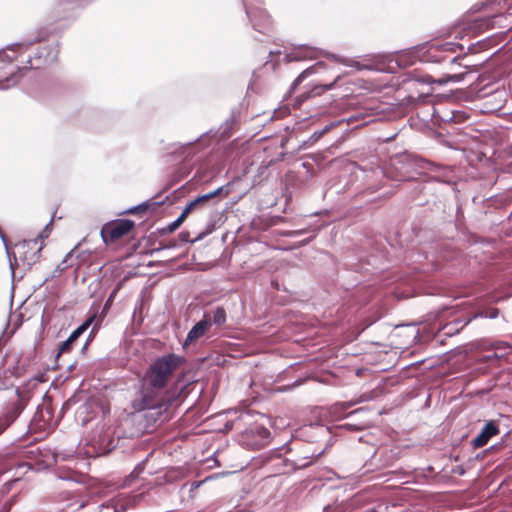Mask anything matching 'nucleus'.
I'll list each match as a JSON object with an SVG mask.
<instances>
[{
    "mask_svg": "<svg viewBox=\"0 0 512 512\" xmlns=\"http://www.w3.org/2000/svg\"><path fill=\"white\" fill-rule=\"evenodd\" d=\"M46 37L47 33L40 30L35 34L24 36L18 42L12 43V47L16 48L20 58L19 62L23 64L26 71L41 69L56 62L59 53L58 42L45 44L31 50L35 43L45 40Z\"/></svg>",
    "mask_w": 512,
    "mask_h": 512,
    "instance_id": "f257e3e1",
    "label": "nucleus"
},
{
    "mask_svg": "<svg viewBox=\"0 0 512 512\" xmlns=\"http://www.w3.org/2000/svg\"><path fill=\"white\" fill-rule=\"evenodd\" d=\"M185 363L183 356L167 353L156 357L145 370L143 377L151 386L166 388L176 370Z\"/></svg>",
    "mask_w": 512,
    "mask_h": 512,
    "instance_id": "f03ea898",
    "label": "nucleus"
},
{
    "mask_svg": "<svg viewBox=\"0 0 512 512\" xmlns=\"http://www.w3.org/2000/svg\"><path fill=\"white\" fill-rule=\"evenodd\" d=\"M292 448L286 443L280 447L274 448L269 452V459L276 461L273 465L279 474H286L293 472L297 469L308 467L312 463L313 457H319L324 453V448L319 451H307L301 455H293L292 457H285L288 452H292Z\"/></svg>",
    "mask_w": 512,
    "mask_h": 512,
    "instance_id": "7ed1b4c3",
    "label": "nucleus"
},
{
    "mask_svg": "<svg viewBox=\"0 0 512 512\" xmlns=\"http://www.w3.org/2000/svg\"><path fill=\"white\" fill-rule=\"evenodd\" d=\"M139 396L132 402V407L136 411L155 410L157 415H161L168 408V402L165 397L164 387H153L144 378L140 381Z\"/></svg>",
    "mask_w": 512,
    "mask_h": 512,
    "instance_id": "20e7f679",
    "label": "nucleus"
},
{
    "mask_svg": "<svg viewBox=\"0 0 512 512\" xmlns=\"http://www.w3.org/2000/svg\"><path fill=\"white\" fill-rule=\"evenodd\" d=\"M16 48L12 43L0 51V89L6 90L15 86L23 71H26L23 64L19 62Z\"/></svg>",
    "mask_w": 512,
    "mask_h": 512,
    "instance_id": "39448f33",
    "label": "nucleus"
},
{
    "mask_svg": "<svg viewBox=\"0 0 512 512\" xmlns=\"http://www.w3.org/2000/svg\"><path fill=\"white\" fill-rule=\"evenodd\" d=\"M464 46L462 44L456 43V42H444L441 44H432L428 51H425L422 60L426 62L431 63H438V64H448L451 68V70H455V66L469 68V65L462 64L459 62V60H462L465 58L466 54L463 56L455 55L450 57L448 53H456L458 51H463Z\"/></svg>",
    "mask_w": 512,
    "mask_h": 512,
    "instance_id": "423d86ee",
    "label": "nucleus"
},
{
    "mask_svg": "<svg viewBox=\"0 0 512 512\" xmlns=\"http://www.w3.org/2000/svg\"><path fill=\"white\" fill-rule=\"evenodd\" d=\"M392 165L399 174V180L410 181L423 174L430 166V163L418 155L405 152L396 156L392 161Z\"/></svg>",
    "mask_w": 512,
    "mask_h": 512,
    "instance_id": "0eeeda50",
    "label": "nucleus"
},
{
    "mask_svg": "<svg viewBox=\"0 0 512 512\" xmlns=\"http://www.w3.org/2000/svg\"><path fill=\"white\" fill-rule=\"evenodd\" d=\"M242 3L253 29L267 34L272 27V21L266 10L258 6L262 0H242Z\"/></svg>",
    "mask_w": 512,
    "mask_h": 512,
    "instance_id": "6e6552de",
    "label": "nucleus"
},
{
    "mask_svg": "<svg viewBox=\"0 0 512 512\" xmlns=\"http://www.w3.org/2000/svg\"><path fill=\"white\" fill-rule=\"evenodd\" d=\"M42 248L43 244L42 242L39 244L38 239L22 240L15 244L14 260L21 261L26 265V269H30L39 260Z\"/></svg>",
    "mask_w": 512,
    "mask_h": 512,
    "instance_id": "1a4fd4ad",
    "label": "nucleus"
},
{
    "mask_svg": "<svg viewBox=\"0 0 512 512\" xmlns=\"http://www.w3.org/2000/svg\"><path fill=\"white\" fill-rule=\"evenodd\" d=\"M135 226L134 221L130 219H117L105 224L101 230V237L104 243H112L115 240L127 235Z\"/></svg>",
    "mask_w": 512,
    "mask_h": 512,
    "instance_id": "9d476101",
    "label": "nucleus"
},
{
    "mask_svg": "<svg viewBox=\"0 0 512 512\" xmlns=\"http://www.w3.org/2000/svg\"><path fill=\"white\" fill-rule=\"evenodd\" d=\"M24 409L20 399L9 402L0 413V434L10 427L16 419L21 415Z\"/></svg>",
    "mask_w": 512,
    "mask_h": 512,
    "instance_id": "9b49d317",
    "label": "nucleus"
},
{
    "mask_svg": "<svg viewBox=\"0 0 512 512\" xmlns=\"http://www.w3.org/2000/svg\"><path fill=\"white\" fill-rule=\"evenodd\" d=\"M95 320V315L88 317L81 325L71 332L69 337L59 344L56 358L61 354L70 352L73 349L75 342L88 330Z\"/></svg>",
    "mask_w": 512,
    "mask_h": 512,
    "instance_id": "f8f14e48",
    "label": "nucleus"
},
{
    "mask_svg": "<svg viewBox=\"0 0 512 512\" xmlns=\"http://www.w3.org/2000/svg\"><path fill=\"white\" fill-rule=\"evenodd\" d=\"M319 51L315 47H311L307 44H301L294 48V51L285 53L284 60L289 63L293 61H300L304 59L316 58Z\"/></svg>",
    "mask_w": 512,
    "mask_h": 512,
    "instance_id": "ddd939ff",
    "label": "nucleus"
},
{
    "mask_svg": "<svg viewBox=\"0 0 512 512\" xmlns=\"http://www.w3.org/2000/svg\"><path fill=\"white\" fill-rule=\"evenodd\" d=\"M345 119H341L338 121H331L328 124H326L323 128L315 130L308 139L301 142V144L298 146L297 150H306L310 147H312L320 138H322L326 133L334 129L335 127L339 126L340 124L344 123Z\"/></svg>",
    "mask_w": 512,
    "mask_h": 512,
    "instance_id": "4468645a",
    "label": "nucleus"
},
{
    "mask_svg": "<svg viewBox=\"0 0 512 512\" xmlns=\"http://www.w3.org/2000/svg\"><path fill=\"white\" fill-rule=\"evenodd\" d=\"M305 434L310 437L311 441H330V428L322 423H311L304 428Z\"/></svg>",
    "mask_w": 512,
    "mask_h": 512,
    "instance_id": "2eb2a0df",
    "label": "nucleus"
},
{
    "mask_svg": "<svg viewBox=\"0 0 512 512\" xmlns=\"http://www.w3.org/2000/svg\"><path fill=\"white\" fill-rule=\"evenodd\" d=\"M499 434V428L495 421H488L480 433L472 440L473 448L485 446L491 437Z\"/></svg>",
    "mask_w": 512,
    "mask_h": 512,
    "instance_id": "dca6fc26",
    "label": "nucleus"
},
{
    "mask_svg": "<svg viewBox=\"0 0 512 512\" xmlns=\"http://www.w3.org/2000/svg\"><path fill=\"white\" fill-rule=\"evenodd\" d=\"M210 327V321L207 320V313H204L203 318L198 321L188 332L183 346L186 347L189 344L195 342L202 337L208 328Z\"/></svg>",
    "mask_w": 512,
    "mask_h": 512,
    "instance_id": "f3484780",
    "label": "nucleus"
},
{
    "mask_svg": "<svg viewBox=\"0 0 512 512\" xmlns=\"http://www.w3.org/2000/svg\"><path fill=\"white\" fill-rule=\"evenodd\" d=\"M164 203L163 200H155V198L149 199L147 201H144L138 205L132 206L128 210L122 212L121 214L130 213V214H137L146 212L147 210H151L152 212L156 211L157 207L162 205Z\"/></svg>",
    "mask_w": 512,
    "mask_h": 512,
    "instance_id": "a211bd4d",
    "label": "nucleus"
},
{
    "mask_svg": "<svg viewBox=\"0 0 512 512\" xmlns=\"http://www.w3.org/2000/svg\"><path fill=\"white\" fill-rule=\"evenodd\" d=\"M240 111L232 110L229 117L220 127V134L223 138H229L232 135L234 126L239 122Z\"/></svg>",
    "mask_w": 512,
    "mask_h": 512,
    "instance_id": "6ab92c4d",
    "label": "nucleus"
},
{
    "mask_svg": "<svg viewBox=\"0 0 512 512\" xmlns=\"http://www.w3.org/2000/svg\"><path fill=\"white\" fill-rule=\"evenodd\" d=\"M230 186H231V184L227 183L225 185L218 187L217 189H215L211 192L197 196L196 199H197L199 205H201L211 199H214L217 196H227L231 191Z\"/></svg>",
    "mask_w": 512,
    "mask_h": 512,
    "instance_id": "aec40b11",
    "label": "nucleus"
},
{
    "mask_svg": "<svg viewBox=\"0 0 512 512\" xmlns=\"http://www.w3.org/2000/svg\"><path fill=\"white\" fill-rule=\"evenodd\" d=\"M74 250H71L69 253L66 254L64 259L60 264L56 266V268L52 271L51 275L49 277H46L41 285L46 283L49 279H55L61 276V274L68 268L73 266V263L70 262V259L73 257Z\"/></svg>",
    "mask_w": 512,
    "mask_h": 512,
    "instance_id": "412c9836",
    "label": "nucleus"
},
{
    "mask_svg": "<svg viewBox=\"0 0 512 512\" xmlns=\"http://www.w3.org/2000/svg\"><path fill=\"white\" fill-rule=\"evenodd\" d=\"M226 311L223 307L218 306L212 312L211 315L207 314V320L210 321V326L212 324L220 327L226 323Z\"/></svg>",
    "mask_w": 512,
    "mask_h": 512,
    "instance_id": "4be33fe9",
    "label": "nucleus"
},
{
    "mask_svg": "<svg viewBox=\"0 0 512 512\" xmlns=\"http://www.w3.org/2000/svg\"><path fill=\"white\" fill-rule=\"evenodd\" d=\"M324 66V63L323 62H317L315 65L313 66H310L308 67L307 69H305L304 71H302L298 76L297 78L293 81V83L291 84V87H290V90H294L296 89V87L301 84L304 79H306L308 76L314 74L316 72V69L318 67H322Z\"/></svg>",
    "mask_w": 512,
    "mask_h": 512,
    "instance_id": "5701e85b",
    "label": "nucleus"
},
{
    "mask_svg": "<svg viewBox=\"0 0 512 512\" xmlns=\"http://www.w3.org/2000/svg\"><path fill=\"white\" fill-rule=\"evenodd\" d=\"M371 424V421L369 419H361L357 423L352 422H345L339 426V429L341 430H347V431H362L366 428H368Z\"/></svg>",
    "mask_w": 512,
    "mask_h": 512,
    "instance_id": "b1692460",
    "label": "nucleus"
},
{
    "mask_svg": "<svg viewBox=\"0 0 512 512\" xmlns=\"http://www.w3.org/2000/svg\"><path fill=\"white\" fill-rule=\"evenodd\" d=\"M468 72H454L451 74H446L443 77L439 78L436 82L440 85L447 84L449 82L459 83L464 80Z\"/></svg>",
    "mask_w": 512,
    "mask_h": 512,
    "instance_id": "393cba45",
    "label": "nucleus"
},
{
    "mask_svg": "<svg viewBox=\"0 0 512 512\" xmlns=\"http://www.w3.org/2000/svg\"><path fill=\"white\" fill-rule=\"evenodd\" d=\"M369 412L370 411L368 408L361 407V408L355 409L352 412H350L347 416V419L349 422L357 423L361 419H364L363 416L367 415Z\"/></svg>",
    "mask_w": 512,
    "mask_h": 512,
    "instance_id": "a878e982",
    "label": "nucleus"
},
{
    "mask_svg": "<svg viewBox=\"0 0 512 512\" xmlns=\"http://www.w3.org/2000/svg\"><path fill=\"white\" fill-rule=\"evenodd\" d=\"M92 0H59L58 9H65L66 6L69 7H79L84 6L90 3Z\"/></svg>",
    "mask_w": 512,
    "mask_h": 512,
    "instance_id": "bb28decb",
    "label": "nucleus"
},
{
    "mask_svg": "<svg viewBox=\"0 0 512 512\" xmlns=\"http://www.w3.org/2000/svg\"><path fill=\"white\" fill-rule=\"evenodd\" d=\"M178 246L177 244V241L176 240H171L169 241L168 243L166 244H163V243H159V246L156 247V248H153L150 252H148V254L150 256H154L158 253H160L161 251L163 250H166V249H173V248H176Z\"/></svg>",
    "mask_w": 512,
    "mask_h": 512,
    "instance_id": "cd10ccee",
    "label": "nucleus"
},
{
    "mask_svg": "<svg viewBox=\"0 0 512 512\" xmlns=\"http://www.w3.org/2000/svg\"><path fill=\"white\" fill-rule=\"evenodd\" d=\"M146 460L147 459H144L142 460L141 462H139L135 468L133 469V471L130 473L129 475V478H131L132 480H135V479H138L139 476L143 473V471L145 470V467H146Z\"/></svg>",
    "mask_w": 512,
    "mask_h": 512,
    "instance_id": "c85d7f7f",
    "label": "nucleus"
},
{
    "mask_svg": "<svg viewBox=\"0 0 512 512\" xmlns=\"http://www.w3.org/2000/svg\"><path fill=\"white\" fill-rule=\"evenodd\" d=\"M216 228V225H215V222L214 221H209L206 225V228L204 231L200 232L196 238H194V241H200L202 240L204 237L208 236L209 234H211Z\"/></svg>",
    "mask_w": 512,
    "mask_h": 512,
    "instance_id": "c756f323",
    "label": "nucleus"
},
{
    "mask_svg": "<svg viewBox=\"0 0 512 512\" xmlns=\"http://www.w3.org/2000/svg\"><path fill=\"white\" fill-rule=\"evenodd\" d=\"M3 243H4V246H5V249H6V253H7V256H8V259H9V266H10L12 278H14V276H15V267L18 264V261L15 262V260H14V252L10 251L6 241L3 242Z\"/></svg>",
    "mask_w": 512,
    "mask_h": 512,
    "instance_id": "7c9ffc66",
    "label": "nucleus"
},
{
    "mask_svg": "<svg viewBox=\"0 0 512 512\" xmlns=\"http://www.w3.org/2000/svg\"><path fill=\"white\" fill-rule=\"evenodd\" d=\"M199 205L197 199H193L192 201H190L186 206L185 208L182 210V212L180 213V215L182 217H184L185 219L187 218V216L190 214V212L192 210H194L197 206Z\"/></svg>",
    "mask_w": 512,
    "mask_h": 512,
    "instance_id": "2f4dec72",
    "label": "nucleus"
},
{
    "mask_svg": "<svg viewBox=\"0 0 512 512\" xmlns=\"http://www.w3.org/2000/svg\"><path fill=\"white\" fill-rule=\"evenodd\" d=\"M185 221V218L179 215L173 222H171L167 227L166 231L169 233L174 232L176 229L180 227V225Z\"/></svg>",
    "mask_w": 512,
    "mask_h": 512,
    "instance_id": "473e14b6",
    "label": "nucleus"
},
{
    "mask_svg": "<svg viewBox=\"0 0 512 512\" xmlns=\"http://www.w3.org/2000/svg\"><path fill=\"white\" fill-rule=\"evenodd\" d=\"M499 313L500 311L498 308H492L490 310L480 312L478 316L482 318L495 319L499 316Z\"/></svg>",
    "mask_w": 512,
    "mask_h": 512,
    "instance_id": "72a5a7b5",
    "label": "nucleus"
},
{
    "mask_svg": "<svg viewBox=\"0 0 512 512\" xmlns=\"http://www.w3.org/2000/svg\"><path fill=\"white\" fill-rule=\"evenodd\" d=\"M457 117V113L452 111H443L441 114H439L440 120L444 122L457 121Z\"/></svg>",
    "mask_w": 512,
    "mask_h": 512,
    "instance_id": "f704fd0d",
    "label": "nucleus"
},
{
    "mask_svg": "<svg viewBox=\"0 0 512 512\" xmlns=\"http://www.w3.org/2000/svg\"><path fill=\"white\" fill-rule=\"evenodd\" d=\"M350 66L355 67L357 70H380L379 68L374 67L373 64H363L359 61H353Z\"/></svg>",
    "mask_w": 512,
    "mask_h": 512,
    "instance_id": "c9c22d12",
    "label": "nucleus"
},
{
    "mask_svg": "<svg viewBox=\"0 0 512 512\" xmlns=\"http://www.w3.org/2000/svg\"><path fill=\"white\" fill-rule=\"evenodd\" d=\"M255 433L262 439V440H266L270 437V431L263 427V426H257L255 428Z\"/></svg>",
    "mask_w": 512,
    "mask_h": 512,
    "instance_id": "e433bc0d",
    "label": "nucleus"
},
{
    "mask_svg": "<svg viewBox=\"0 0 512 512\" xmlns=\"http://www.w3.org/2000/svg\"><path fill=\"white\" fill-rule=\"evenodd\" d=\"M178 239L182 243H195L194 239H190V233L188 231H181L178 234Z\"/></svg>",
    "mask_w": 512,
    "mask_h": 512,
    "instance_id": "4c0bfd02",
    "label": "nucleus"
},
{
    "mask_svg": "<svg viewBox=\"0 0 512 512\" xmlns=\"http://www.w3.org/2000/svg\"><path fill=\"white\" fill-rule=\"evenodd\" d=\"M335 86V81L330 84L318 85L314 88L315 94L319 95L323 91L331 90Z\"/></svg>",
    "mask_w": 512,
    "mask_h": 512,
    "instance_id": "58836bf2",
    "label": "nucleus"
},
{
    "mask_svg": "<svg viewBox=\"0 0 512 512\" xmlns=\"http://www.w3.org/2000/svg\"><path fill=\"white\" fill-rule=\"evenodd\" d=\"M51 231V221L46 224L44 229L42 230L41 234L39 235L40 239H43L44 237H48V233Z\"/></svg>",
    "mask_w": 512,
    "mask_h": 512,
    "instance_id": "ea45409f",
    "label": "nucleus"
},
{
    "mask_svg": "<svg viewBox=\"0 0 512 512\" xmlns=\"http://www.w3.org/2000/svg\"><path fill=\"white\" fill-rule=\"evenodd\" d=\"M113 440H111L109 442V447H105V448H100L99 452H98V455H102V454H106L108 452H110L115 446L113 445Z\"/></svg>",
    "mask_w": 512,
    "mask_h": 512,
    "instance_id": "a19ab883",
    "label": "nucleus"
},
{
    "mask_svg": "<svg viewBox=\"0 0 512 512\" xmlns=\"http://www.w3.org/2000/svg\"><path fill=\"white\" fill-rule=\"evenodd\" d=\"M493 347H494L495 349H506V348H508L509 346H508V344H507L506 342H496V343L493 345Z\"/></svg>",
    "mask_w": 512,
    "mask_h": 512,
    "instance_id": "79ce46f5",
    "label": "nucleus"
},
{
    "mask_svg": "<svg viewBox=\"0 0 512 512\" xmlns=\"http://www.w3.org/2000/svg\"><path fill=\"white\" fill-rule=\"evenodd\" d=\"M94 338V328L90 331V334L88 335L85 343H88V345L91 343V341L93 340Z\"/></svg>",
    "mask_w": 512,
    "mask_h": 512,
    "instance_id": "37998d69",
    "label": "nucleus"
},
{
    "mask_svg": "<svg viewBox=\"0 0 512 512\" xmlns=\"http://www.w3.org/2000/svg\"><path fill=\"white\" fill-rule=\"evenodd\" d=\"M94 338V328L90 331V334L88 335L85 343H88V345L91 343V341L93 340Z\"/></svg>",
    "mask_w": 512,
    "mask_h": 512,
    "instance_id": "c03bdc74",
    "label": "nucleus"
},
{
    "mask_svg": "<svg viewBox=\"0 0 512 512\" xmlns=\"http://www.w3.org/2000/svg\"><path fill=\"white\" fill-rule=\"evenodd\" d=\"M201 485V482L194 481L191 484V490L198 488Z\"/></svg>",
    "mask_w": 512,
    "mask_h": 512,
    "instance_id": "a18cd8bd",
    "label": "nucleus"
},
{
    "mask_svg": "<svg viewBox=\"0 0 512 512\" xmlns=\"http://www.w3.org/2000/svg\"><path fill=\"white\" fill-rule=\"evenodd\" d=\"M281 54V51H270L269 52V55L272 56V55H280Z\"/></svg>",
    "mask_w": 512,
    "mask_h": 512,
    "instance_id": "49530a36",
    "label": "nucleus"
},
{
    "mask_svg": "<svg viewBox=\"0 0 512 512\" xmlns=\"http://www.w3.org/2000/svg\"><path fill=\"white\" fill-rule=\"evenodd\" d=\"M198 139H199V138H196V139H194V140H192V141H189V142H187L186 144H184L183 146H190V145H192L193 143H195Z\"/></svg>",
    "mask_w": 512,
    "mask_h": 512,
    "instance_id": "de8ad7c7",
    "label": "nucleus"
},
{
    "mask_svg": "<svg viewBox=\"0 0 512 512\" xmlns=\"http://www.w3.org/2000/svg\"><path fill=\"white\" fill-rule=\"evenodd\" d=\"M87 347H88V343H84V345L81 349V352L84 353L86 351Z\"/></svg>",
    "mask_w": 512,
    "mask_h": 512,
    "instance_id": "09e8293b",
    "label": "nucleus"
},
{
    "mask_svg": "<svg viewBox=\"0 0 512 512\" xmlns=\"http://www.w3.org/2000/svg\"><path fill=\"white\" fill-rule=\"evenodd\" d=\"M474 47H475V44H471V45L468 47V51H473V50H474Z\"/></svg>",
    "mask_w": 512,
    "mask_h": 512,
    "instance_id": "8fccbe9b",
    "label": "nucleus"
},
{
    "mask_svg": "<svg viewBox=\"0 0 512 512\" xmlns=\"http://www.w3.org/2000/svg\"><path fill=\"white\" fill-rule=\"evenodd\" d=\"M488 358H498L496 354L489 356Z\"/></svg>",
    "mask_w": 512,
    "mask_h": 512,
    "instance_id": "3c124183",
    "label": "nucleus"
},
{
    "mask_svg": "<svg viewBox=\"0 0 512 512\" xmlns=\"http://www.w3.org/2000/svg\"><path fill=\"white\" fill-rule=\"evenodd\" d=\"M302 233H303V231H302V230H301V231H296V232H295V234H302Z\"/></svg>",
    "mask_w": 512,
    "mask_h": 512,
    "instance_id": "603ef678",
    "label": "nucleus"
}]
</instances>
